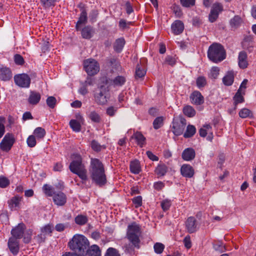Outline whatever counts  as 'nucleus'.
<instances>
[{
  "mask_svg": "<svg viewBox=\"0 0 256 256\" xmlns=\"http://www.w3.org/2000/svg\"><path fill=\"white\" fill-rule=\"evenodd\" d=\"M184 246L187 248H190L192 246V243L190 241V236H186L184 238Z\"/></svg>",
  "mask_w": 256,
  "mask_h": 256,
  "instance_id": "obj_64",
  "label": "nucleus"
},
{
  "mask_svg": "<svg viewBox=\"0 0 256 256\" xmlns=\"http://www.w3.org/2000/svg\"><path fill=\"white\" fill-rule=\"evenodd\" d=\"M242 22L241 18L238 16H234L230 22V25L232 27L236 28Z\"/></svg>",
  "mask_w": 256,
  "mask_h": 256,
  "instance_id": "obj_45",
  "label": "nucleus"
},
{
  "mask_svg": "<svg viewBox=\"0 0 256 256\" xmlns=\"http://www.w3.org/2000/svg\"><path fill=\"white\" fill-rule=\"evenodd\" d=\"M130 172L134 174H138L141 171V168L138 160H134L130 164Z\"/></svg>",
  "mask_w": 256,
  "mask_h": 256,
  "instance_id": "obj_29",
  "label": "nucleus"
},
{
  "mask_svg": "<svg viewBox=\"0 0 256 256\" xmlns=\"http://www.w3.org/2000/svg\"><path fill=\"white\" fill-rule=\"evenodd\" d=\"M14 80L16 85L22 88H28L30 84V78L25 74L15 76Z\"/></svg>",
  "mask_w": 256,
  "mask_h": 256,
  "instance_id": "obj_9",
  "label": "nucleus"
},
{
  "mask_svg": "<svg viewBox=\"0 0 256 256\" xmlns=\"http://www.w3.org/2000/svg\"><path fill=\"white\" fill-rule=\"evenodd\" d=\"M239 116L242 118H245L248 117L252 116V112L249 109L246 108H242L239 112Z\"/></svg>",
  "mask_w": 256,
  "mask_h": 256,
  "instance_id": "obj_39",
  "label": "nucleus"
},
{
  "mask_svg": "<svg viewBox=\"0 0 256 256\" xmlns=\"http://www.w3.org/2000/svg\"><path fill=\"white\" fill-rule=\"evenodd\" d=\"M141 233L140 226L136 222H132L128 226L126 238L132 244L130 246H126V250L128 252L134 250V248H140V237Z\"/></svg>",
  "mask_w": 256,
  "mask_h": 256,
  "instance_id": "obj_2",
  "label": "nucleus"
},
{
  "mask_svg": "<svg viewBox=\"0 0 256 256\" xmlns=\"http://www.w3.org/2000/svg\"><path fill=\"white\" fill-rule=\"evenodd\" d=\"M208 56L212 62L218 63L226 58V50L220 44L214 43L208 48Z\"/></svg>",
  "mask_w": 256,
  "mask_h": 256,
  "instance_id": "obj_4",
  "label": "nucleus"
},
{
  "mask_svg": "<svg viewBox=\"0 0 256 256\" xmlns=\"http://www.w3.org/2000/svg\"><path fill=\"white\" fill-rule=\"evenodd\" d=\"M132 201L136 208L139 207L142 204V198L141 196L134 197L132 198Z\"/></svg>",
  "mask_w": 256,
  "mask_h": 256,
  "instance_id": "obj_59",
  "label": "nucleus"
},
{
  "mask_svg": "<svg viewBox=\"0 0 256 256\" xmlns=\"http://www.w3.org/2000/svg\"><path fill=\"white\" fill-rule=\"evenodd\" d=\"M40 94L36 92H31L28 99L30 104H37L40 100Z\"/></svg>",
  "mask_w": 256,
  "mask_h": 256,
  "instance_id": "obj_25",
  "label": "nucleus"
},
{
  "mask_svg": "<svg viewBox=\"0 0 256 256\" xmlns=\"http://www.w3.org/2000/svg\"><path fill=\"white\" fill-rule=\"evenodd\" d=\"M91 146L93 150L94 151L98 152L100 151L102 148H104L103 146L100 145L96 141L92 140L91 143Z\"/></svg>",
  "mask_w": 256,
  "mask_h": 256,
  "instance_id": "obj_55",
  "label": "nucleus"
},
{
  "mask_svg": "<svg viewBox=\"0 0 256 256\" xmlns=\"http://www.w3.org/2000/svg\"><path fill=\"white\" fill-rule=\"evenodd\" d=\"M15 139L13 134L7 133L0 143V148L4 152H8L12 148Z\"/></svg>",
  "mask_w": 256,
  "mask_h": 256,
  "instance_id": "obj_8",
  "label": "nucleus"
},
{
  "mask_svg": "<svg viewBox=\"0 0 256 256\" xmlns=\"http://www.w3.org/2000/svg\"><path fill=\"white\" fill-rule=\"evenodd\" d=\"M56 100L54 96H48L46 99V104L50 108H54L56 104Z\"/></svg>",
  "mask_w": 256,
  "mask_h": 256,
  "instance_id": "obj_51",
  "label": "nucleus"
},
{
  "mask_svg": "<svg viewBox=\"0 0 256 256\" xmlns=\"http://www.w3.org/2000/svg\"><path fill=\"white\" fill-rule=\"evenodd\" d=\"M14 60L15 63L18 65H22L24 63V60L20 54H16L14 56Z\"/></svg>",
  "mask_w": 256,
  "mask_h": 256,
  "instance_id": "obj_58",
  "label": "nucleus"
},
{
  "mask_svg": "<svg viewBox=\"0 0 256 256\" xmlns=\"http://www.w3.org/2000/svg\"><path fill=\"white\" fill-rule=\"evenodd\" d=\"M171 30L174 34L178 35L184 31V24L182 21L176 20L172 24Z\"/></svg>",
  "mask_w": 256,
  "mask_h": 256,
  "instance_id": "obj_15",
  "label": "nucleus"
},
{
  "mask_svg": "<svg viewBox=\"0 0 256 256\" xmlns=\"http://www.w3.org/2000/svg\"><path fill=\"white\" fill-rule=\"evenodd\" d=\"M10 184L9 180L6 177L0 176V187L6 188Z\"/></svg>",
  "mask_w": 256,
  "mask_h": 256,
  "instance_id": "obj_56",
  "label": "nucleus"
},
{
  "mask_svg": "<svg viewBox=\"0 0 256 256\" xmlns=\"http://www.w3.org/2000/svg\"><path fill=\"white\" fill-rule=\"evenodd\" d=\"M42 190L44 192V193L49 196H53L54 194H56L54 192V188L52 186H50L47 184H45L42 186Z\"/></svg>",
  "mask_w": 256,
  "mask_h": 256,
  "instance_id": "obj_37",
  "label": "nucleus"
},
{
  "mask_svg": "<svg viewBox=\"0 0 256 256\" xmlns=\"http://www.w3.org/2000/svg\"><path fill=\"white\" fill-rule=\"evenodd\" d=\"M109 88L106 84L101 85L94 94L96 102L98 104H106L110 98Z\"/></svg>",
  "mask_w": 256,
  "mask_h": 256,
  "instance_id": "obj_5",
  "label": "nucleus"
},
{
  "mask_svg": "<svg viewBox=\"0 0 256 256\" xmlns=\"http://www.w3.org/2000/svg\"><path fill=\"white\" fill-rule=\"evenodd\" d=\"M154 248L155 252L160 254L163 252L164 248V246L162 243L157 242L154 244Z\"/></svg>",
  "mask_w": 256,
  "mask_h": 256,
  "instance_id": "obj_52",
  "label": "nucleus"
},
{
  "mask_svg": "<svg viewBox=\"0 0 256 256\" xmlns=\"http://www.w3.org/2000/svg\"><path fill=\"white\" fill-rule=\"evenodd\" d=\"M132 138L136 140L138 144L140 147H142L145 144L146 138L140 132H136L134 133L132 136Z\"/></svg>",
  "mask_w": 256,
  "mask_h": 256,
  "instance_id": "obj_32",
  "label": "nucleus"
},
{
  "mask_svg": "<svg viewBox=\"0 0 256 256\" xmlns=\"http://www.w3.org/2000/svg\"><path fill=\"white\" fill-rule=\"evenodd\" d=\"M211 10L219 14L222 10V6L220 3H215L212 5Z\"/></svg>",
  "mask_w": 256,
  "mask_h": 256,
  "instance_id": "obj_54",
  "label": "nucleus"
},
{
  "mask_svg": "<svg viewBox=\"0 0 256 256\" xmlns=\"http://www.w3.org/2000/svg\"><path fill=\"white\" fill-rule=\"evenodd\" d=\"M46 134L44 129L41 127L36 128L34 132V136L38 140L43 138Z\"/></svg>",
  "mask_w": 256,
  "mask_h": 256,
  "instance_id": "obj_35",
  "label": "nucleus"
},
{
  "mask_svg": "<svg viewBox=\"0 0 256 256\" xmlns=\"http://www.w3.org/2000/svg\"><path fill=\"white\" fill-rule=\"evenodd\" d=\"M84 68L87 74L90 76L96 74L100 70L98 62L92 58H88L84 61Z\"/></svg>",
  "mask_w": 256,
  "mask_h": 256,
  "instance_id": "obj_6",
  "label": "nucleus"
},
{
  "mask_svg": "<svg viewBox=\"0 0 256 256\" xmlns=\"http://www.w3.org/2000/svg\"><path fill=\"white\" fill-rule=\"evenodd\" d=\"M88 256H100L101 253L99 247L96 244L92 246L87 250Z\"/></svg>",
  "mask_w": 256,
  "mask_h": 256,
  "instance_id": "obj_31",
  "label": "nucleus"
},
{
  "mask_svg": "<svg viewBox=\"0 0 256 256\" xmlns=\"http://www.w3.org/2000/svg\"><path fill=\"white\" fill-rule=\"evenodd\" d=\"M79 121H78L76 120H72L70 122V126L73 131L75 132H79L81 130V124L80 122H82L83 121V118L80 116V118L78 119Z\"/></svg>",
  "mask_w": 256,
  "mask_h": 256,
  "instance_id": "obj_22",
  "label": "nucleus"
},
{
  "mask_svg": "<svg viewBox=\"0 0 256 256\" xmlns=\"http://www.w3.org/2000/svg\"><path fill=\"white\" fill-rule=\"evenodd\" d=\"M26 230V226L23 223L19 224L16 226L12 228L11 231L12 238L17 240L23 237L24 230Z\"/></svg>",
  "mask_w": 256,
  "mask_h": 256,
  "instance_id": "obj_10",
  "label": "nucleus"
},
{
  "mask_svg": "<svg viewBox=\"0 0 256 256\" xmlns=\"http://www.w3.org/2000/svg\"><path fill=\"white\" fill-rule=\"evenodd\" d=\"M94 30L90 26H86L81 30L82 36L84 38L90 39L92 37L94 34Z\"/></svg>",
  "mask_w": 256,
  "mask_h": 256,
  "instance_id": "obj_23",
  "label": "nucleus"
},
{
  "mask_svg": "<svg viewBox=\"0 0 256 256\" xmlns=\"http://www.w3.org/2000/svg\"><path fill=\"white\" fill-rule=\"evenodd\" d=\"M12 78L10 70L6 67L0 68V79L3 81L9 80Z\"/></svg>",
  "mask_w": 256,
  "mask_h": 256,
  "instance_id": "obj_20",
  "label": "nucleus"
},
{
  "mask_svg": "<svg viewBox=\"0 0 256 256\" xmlns=\"http://www.w3.org/2000/svg\"><path fill=\"white\" fill-rule=\"evenodd\" d=\"M182 175L186 178H191L194 174V170L188 164H184L180 168Z\"/></svg>",
  "mask_w": 256,
  "mask_h": 256,
  "instance_id": "obj_17",
  "label": "nucleus"
},
{
  "mask_svg": "<svg viewBox=\"0 0 256 256\" xmlns=\"http://www.w3.org/2000/svg\"><path fill=\"white\" fill-rule=\"evenodd\" d=\"M26 142L29 147H34L36 144V138L34 135L30 136L27 138Z\"/></svg>",
  "mask_w": 256,
  "mask_h": 256,
  "instance_id": "obj_49",
  "label": "nucleus"
},
{
  "mask_svg": "<svg viewBox=\"0 0 256 256\" xmlns=\"http://www.w3.org/2000/svg\"><path fill=\"white\" fill-rule=\"evenodd\" d=\"M105 256H120V255L116 249L110 248L107 250Z\"/></svg>",
  "mask_w": 256,
  "mask_h": 256,
  "instance_id": "obj_53",
  "label": "nucleus"
},
{
  "mask_svg": "<svg viewBox=\"0 0 256 256\" xmlns=\"http://www.w3.org/2000/svg\"><path fill=\"white\" fill-rule=\"evenodd\" d=\"M234 72L232 71L228 72L222 78V82L226 86H231L234 82Z\"/></svg>",
  "mask_w": 256,
  "mask_h": 256,
  "instance_id": "obj_26",
  "label": "nucleus"
},
{
  "mask_svg": "<svg viewBox=\"0 0 256 256\" xmlns=\"http://www.w3.org/2000/svg\"><path fill=\"white\" fill-rule=\"evenodd\" d=\"M53 200L56 205L62 206H64L66 202V196L64 192H58L54 194L53 196Z\"/></svg>",
  "mask_w": 256,
  "mask_h": 256,
  "instance_id": "obj_14",
  "label": "nucleus"
},
{
  "mask_svg": "<svg viewBox=\"0 0 256 256\" xmlns=\"http://www.w3.org/2000/svg\"><path fill=\"white\" fill-rule=\"evenodd\" d=\"M168 168L164 164H159L155 169V173L158 176H162L166 174Z\"/></svg>",
  "mask_w": 256,
  "mask_h": 256,
  "instance_id": "obj_27",
  "label": "nucleus"
},
{
  "mask_svg": "<svg viewBox=\"0 0 256 256\" xmlns=\"http://www.w3.org/2000/svg\"><path fill=\"white\" fill-rule=\"evenodd\" d=\"M206 84V79L204 76H200L197 78L196 80V84L198 88H200L204 87Z\"/></svg>",
  "mask_w": 256,
  "mask_h": 256,
  "instance_id": "obj_46",
  "label": "nucleus"
},
{
  "mask_svg": "<svg viewBox=\"0 0 256 256\" xmlns=\"http://www.w3.org/2000/svg\"><path fill=\"white\" fill-rule=\"evenodd\" d=\"M53 230V226L50 224H47L42 228L40 234L37 236L38 242H42L44 241L47 235H50Z\"/></svg>",
  "mask_w": 256,
  "mask_h": 256,
  "instance_id": "obj_12",
  "label": "nucleus"
},
{
  "mask_svg": "<svg viewBox=\"0 0 256 256\" xmlns=\"http://www.w3.org/2000/svg\"><path fill=\"white\" fill-rule=\"evenodd\" d=\"M75 222L78 225H84L88 221V217L86 216L79 214L74 219Z\"/></svg>",
  "mask_w": 256,
  "mask_h": 256,
  "instance_id": "obj_38",
  "label": "nucleus"
},
{
  "mask_svg": "<svg viewBox=\"0 0 256 256\" xmlns=\"http://www.w3.org/2000/svg\"><path fill=\"white\" fill-rule=\"evenodd\" d=\"M186 120L184 118L174 119L172 131L175 136L181 135L186 128Z\"/></svg>",
  "mask_w": 256,
  "mask_h": 256,
  "instance_id": "obj_7",
  "label": "nucleus"
},
{
  "mask_svg": "<svg viewBox=\"0 0 256 256\" xmlns=\"http://www.w3.org/2000/svg\"><path fill=\"white\" fill-rule=\"evenodd\" d=\"M244 92H240L238 90L234 96L233 98L234 101V104L236 106L238 104L242 103L244 102Z\"/></svg>",
  "mask_w": 256,
  "mask_h": 256,
  "instance_id": "obj_33",
  "label": "nucleus"
},
{
  "mask_svg": "<svg viewBox=\"0 0 256 256\" xmlns=\"http://www.w3.org/2000/svg\"><path fill=\"white\" fill-rule=\"evenodd\" d=\"M184 114L188 117L192 118L195 116L196 110L190 106H186L183 108Z\"/></svg>",
  "mask_w": 256,
  "mask_h": 256,
  "instance_id": "obj_36",
  "label": "nucleus"
},
{
  "mask_svg": "<svg viewBox=\"0 0 256 256\" xmlns=\"http://www.w3.org/2000/svg\"><path fill=\"white\" fill-rule=\"evenodd\" d=\"M88 20L87 13L84 10H83L80 16L79 19L76 24V29L79 30L81 25L86 23Z\"/></svg>",
  "mask_w": 256,
  "mask_h": 256,
  "instance_id": "obj_24",
  "label": "nucleus"
},
{
  "mask_svg": "<svg viewBox=\"0 0 256 256\" xmlns=\"http://www.w3.org/2000/svg\"><path fill=\"white\" fill-rule=\"evenodd\" d=\"M56 0H40L42 4L45 7H50L54 5V2Z\"/></svg>",
  "mask_w": 256,
  "mask_h": 256,
  "instance_id": "obj_60",
  "label": "nucleus"
},
{
  "mask_svg": "<svg viewBox=\"0 0 256 256\" xmlns=\"http://www.w3.org/2000/svg\"><path fill=\"white\" fill-rule=\"evenodd\" d=\"M192 104L196 105H200L204 102V98L201 93L198 91H194L190 96Z\"/></svg>",
  "mask_w": 256,
  "mask_h": 256,
  "instance_id": "obj_13",
  "label": "nucleus"
},
{
  "mask_svg": "<svg viewBox=\"0 0 256 256\" xmlns=\"http://www.w3.org/2000/svg\"><path fill=\"white\" fill-rule=\"evenodd\" d=\"M5 122L6 118L3 116H0V138L3 136L5 132Z\"/></svg>",
  "mask_w": 256,
  "mask_h": 256,
  "instance_id": "obj_50",
  "label": "nucleus"
},
{
  "mask_svg": "<svg viewBox=\"0 0 256 256\" xmlns=\"http://www.w3.org/2000/svg\"><path fill=\"white\" fill-rule=\"evenodd\" d=\"M125 44V40L124 38H119L116 40L114 44V50L117 52H120L122 51Z\"/></svg>",
  "mask_w": 256,
  "mask_h": 256,
  "instance_id": "obj_30",
  "label": "nucleus"
},
{
  "mask_svg": "<svg viewBox=\"0 0 256 256\" xmlns=\"http://www.w3.org/2000/svg\"><path fill=\"white\" fill-rule=\"evenodd\" d=\"M181 4L184 7H190L195 4V0H180Z\"/></svg>",
  "mask_w": 256,
  "mask_h": 256,
  "instance_id": "obj_57",
  "label": "nucleus"
},
{
  "mask_svg": "<svg viewBox=\"0 0 256 256\" xmlns=\"http://www.w3.org/2000/svg\"><path fill=\"white\" fill-rule=\"evenodd\" d=\"M165 62L170 66H173L176 63V60L172 56H168L166 58Z\"/></svg>",
  "mask_w": 256,
  "mask_h": 256,
  "instance_id": "obj_63",
  "label": "nucleus"
},
{
  "mask_svg": "<svg viewBox=\"0 0 256 256\" xmlns=\"http://www.w3.org/2000/svg\"><path fill=\"white\" fill-rule=\"evenodd\" d=\"M220 70L216 66L212 67L210 73L209 74V77L212 79H216L217 78L219 74Z\"/></svg>",
  "mask_w": 256,
  "mask_h": 256,
  "instance_id": "obj_47",
  "label": "nucleus"
},
{
  "mask_svg": "<svg viewBox=\"0 0 256 256\" xmlns=\"http://www.w3.org/2000/svg\"><path fill=\"white\" fill-rule=\"evenodd\" d=\"M73 160L70 164L69 168L70 170L77 174L83 181L88 180L87 170L80 156L78 154H74L72 156Z\"/></svg>",
  "mask_w": 256,
  "mask_h": 256,
  "instance_id": "obj_3",
  "label": "nucleus"
},
{
  "mask_svg": "<svg viewBox=\"0 0 256 256\" xmlns=\"http://www.w3.org/2000/svg\"><path fill=\"white\" fill-rule=\"evenodd\" d=\"M68 226V224H58L56 226L55 229L58 232H62Z\"/></svg>",
  "mask_w": 256,
  "mask_h": 256,
  "instance_id": "obj_62",
  "label": "nucleus"
},
{
  "mask_svg": "<svg viewBox=\"0 0 256 256\" xmlns=\"http://www.w3.org/2000/svg\"><path fill=\"white\" fill-rule=\"evenodd\" d=\"M32 229L25 230H24V243H29L30 242L32 238Z\"/></svg>",
  "mask_w": 256,
  "mask_h": 256,
  "instance_id": "obj_40",
  "label": "nucleus"
},
{
  "mask_svg": "<svg viewBox=\"0 0 256 256\" xmlns=\"http://www.w3.org/2000/svg\"><path fill=\"white\" fill-rule=\"evenodd\" d=\"M171 205L172 200L168 198L164 199L160 202L161 207L164 212L168 210Z\"/></svg>",
  "mask_w": 256,
  "mask_h": 256,
  "instance_id": "obj_41",
  "label": "nucleus"
},
{
  "mask_svg": "<svg viewBox=\"0 0 256 256\" xmlns=\"http://www.w3.org/2000/svg\"><path fill=\"white\" fill-rule=\"evenodd\" d=\"M146 71L144 68H142L139 64H138L136 70V76L138 78H142L144 76Z\"/></svg>",
  "mask_w": 256,
  "mask_h": 256,
  "instance_id": "obj_48",
  "label": "nucleus"
},
{
  "mask_svg": "<svg viewBox=\"0 0 256 256\" xmlns=\"http://www.w3.org/2000/svg\"><path fill=\"white\" fill-rule=\"evenodd\" d=\"M126 81L124 76H118L110 80V84L114 86H120L124 84Z\"/></svg>",
  "mask_w": 256,
  "mask_h": 256,
  "instance_id": "obj_28",
  "label": "nucleus"
},
{
  "mask_svg": "<svg viewBox=\"0 0 256 256\" xmlns=\"http://www.w3.org/2000/svg\"><path fill=\"white\" fill-rule=\"evenodd\" d=\"M213 248L215 250L220 252H223L226 250L225 246L220 242H218L213 244Z\"/></svg>",
  "mask_w": 256,
  "mask_h": 256,
  "instance_id": "obj_44",
  "label": "nucleus"
},
{
  "mask_svg": "<svg viewBox=\"0 0 256 256\" xmlns=\"http://www.w3.org/2000/svg\"><path fill=\"white\" fill-rule=\"evenodd\" d=\"M238 65L240 68L244 69L248 67V61L246 53L244 51L240 52L238 56Z\"/></svg>",
  "mask_w": 256,
  "mask_h": 256,
  "instance_id": "obj_18",
  "label": "nucleus"
},
{
  "mask_svg": "<svg viewBox=\"0 0 256 256\" xmlns=\"http://www.w3.org/2000/svg\"><path fill=\"white\" fill-rule=\"evenodd\" d=\"M196 156V152L194 148H186L184 150L182 154V158L185 161H191L193 160Z\"/></svg>",
  "mask_w": 256,
  "mask_h": 256,
  "instance_id": "obj_16",
  "label": "nucleus"
},
{
  "mask_svg": "<svg viewBox=\"0 0 256 256\" xmlns=\"http://www.w3.org/2000/svg\"><path fill=\"white\" fill-rule=\"evenodd\" d=\"M196 132V128L193 125L188 124L187 126L186 131L184 134L185 138H189L192 137Z\"/></svg>",
  "mask_w": 256,
  "mask_h": 256,
  "instance_id": "obj_34",
  "label": "nucleus"
},
{
  "mask_svg": "<svg viewBox=\"0 0 256 256\" xmlns=\"http://www.w3.org/2000/svg\"><path fill=\"white\" fill-rule=\"evenodd\" d=\"M89 118L94 122L98 123L100 122V117L96 111L91 112L89 114Z\"/></svg>",
  "mask_w": 256,
  "mask_h": 256,
  "instance_id": "obj_42",
  "label": "nucleus"
},
{
  "mask_svg": "<svg viewBox=\"0 0 256 256\" xmlns=\"http://www.w3.org/2000/svg\"><path fill=\"white\" fill-rule=\"evenodd\" d=\"M22 198L19 196H15L8 201L9 208L11 210H16L20 208V203Z\"/></svg>",
  "mask_w": 256,
  "mask_h": 256,
  "instance_id": "obj_21",
  "label": "nucleus"
},
{
  "mask_svg": "<svg viewBox=\"0 0 256 256\" xmlns=\"http://www.w3.org/2000/svg\"><path fill=\"white\" fill-rule=\"evenodd\" d=\"M218 13H216L211 10L210 14H209V20L211 22H213L216 20L218 18Z\"/></svg>",
  "mask_w": 256,
  "mask_h": 256,
  "instance_id": "obj_61",
  "label": "nucleus"
},
{
  "mask_svg": "<svg viewBox=\"0 0 256 256\" xmlns=\"http://www.w3.org/2000/svg\"><path fill=\"white\" fill-rule=\"evenodd\" d=\"M89 172L92 181L96 185L102 186L107 182L104 166L98 158H91Z\"/></svg>",
  "mask_w": 256,
  "mask_h": 256,
  "instance_id": "obj_1",
  "label": "nucleus"
},
{
  "mask_svg": "<svg viewBox=\"0 0 256 256\" xmlns=\"http://www.w3.org/2000/svg\"><path fill=\"white\" fill-rule=\"evenodd\" d=\"M8 246L10 251L14 255H16L19 250V242L18 240L14 238H10L8 242Z\"/></svg>",
  "mask_w": 256,
  "mask_h": 256,
  "instance_id": "obj_19",
  "label": "nucleus"
},
{
  "mask_svg": "<svg viewBox=\"0 0 256 256\" xmlns=\"http://www.w3.org/2000/svg\"><path fill=\"white\" fill-rule=\"evenodd\" d=\"M186 228L189 233L196 232L198 228L196 220L193 216L188 218L186 222Z\"/></svg>",
  "mask_w": 256,
  "mask_h": 256,
  "instance_id": "obj_11",
  "label": "nucleus"
},
{
  "mask_svg": "<svg viewBox=\"0 0 256 256\" xmlns=\"http://www.w3.org/2000/svg\"><path fill=\"white\" fill-rule=\"evenodd\" d=\"M164 118L162 116L157 117L153 122L154 128L156 130L160 128L163 125Z\"/></svg>",
  "mask_w": 256,
  "mask_h": 256,
  "instance_id": "obj_43",
  "label": "nucleus"
}]
</instances>
